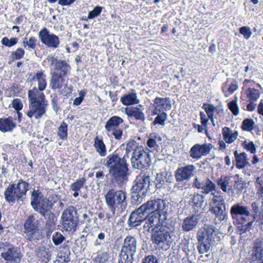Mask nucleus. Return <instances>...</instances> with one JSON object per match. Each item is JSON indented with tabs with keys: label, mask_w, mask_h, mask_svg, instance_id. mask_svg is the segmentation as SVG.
Here are the masks:
<instances>
[{
	"label": "nucleus",
	"mask_w": 263,
	"mask_h": 263,
	"mask_svg": "<svg viewBox=\"0 0 263 263\" xmlns=\"http://www.w3.org/2000/svg\"><path fill=\"white\" fill-rule=\"evenodd\" d=\"M46 77L42 71H39L31 79V85L33 86L28 92L29 108L25 111L30 119L34 117L36 119H39L46 111L47 101L42 92L47 86Z\"/></svg>",
	"instance_id": "f257e3e1"
},
{
	"label": "nucleus",
	"mask_w": 263,
	"mask_h": 263,
	"mask_svg": "<svg viewBox=\"0 0 263 263\" xmlns=\"http://www.w3.org/2000/svg\"><path fill=\"white\" fill-rule=\"evenodd\" d=\"M105 199L114 216H118L125 211L127 205L126 194L123 190L109 189L105 195Z\"/></svg>",
	"instance_id": "f03ea898"
},
{
	"label": "nucleus",
	"mask_w": 263,
	"mask_h": 263,
	"mask_svg": "<svg viewBox=\"0 0 263 263\" xmlns=\"http://www.w3.org/2000/svg\"><path fill=\"white\" fill-rule=\"evenodd\" d=\"M216 228L214 226L206 225L200 228L197 233V249L199 254L208 252L215 241Z\"/></svg>",
	"instance_id": "7ed1b4c3"
},
{
	"label": "nucleus",
	"mask_w": 263,
	"mask_h": 263,
	"mask_svg": "<svg viewBox=\"0 0 263 263\" xmlns=\"http://www.w3.org/2000/svg\"><path fill=\"white\" fill-rule=\"evenodd\" d=\"M29 185L28 183L23 179H20L17 183L9 184L4 192L6 201L11 204L22 201L23 197L29 190Z\"/></svg>",
	"instance_id": "20e7f679"
},
{
	"label": "nucleus",
	"mask_w": 263,
	"mask_h": 263,
	"mask_svg": "<svg viewBox=\"0 0 263 263\" xmlns=\"http://www.w3.org/2000/svg\"><path fill=\"white\" fill-rule=\"evenodd\" d=\"M230 214L233 219H235L238 229L241 234L249 231L253 221H248L243 216H249L250 213L247 206L241 205L239 203L234 204L230 209Z\"/></svg>",
	"instance_id": "39448f33"
},
{
	"label": "nucleus",
	"mask_w": 263,
	"mask_h": 263,
	"mask_svg": "<svg viewBox=\"0 0 263 263\" xmlns=\"http://www.w3.org/2000/svg\"><path fill=\"white\" fill-rule=\"evenodd\" d=\"M131 142V145L135 144V141ZM132 151L130 158L131 164L133 167L139 169H147L152 163L149 152L142 146H136L134 148L131 147Z\"/></svg>",
	"instance_id": "423d86ee"
},
{
	"label": "nucleus",
	"mask_w": 263,
	"mask_h": 263,
	"mask_svg": "<svg viewBox=\"0 0 263 263\" xmlns=\"http://www.w3.org/2000/svg\"><path fill=\"white\" fill-rule=\"evenodd\" d=\"M138 242L134 236L127 235L124 239L118 263H132L137 252Z\"/></svg>",
	"instance_id": "0eeeda50"
},
{
	"label": "nucleus",
	"mask_w": 263,
	"mask_h": 263,
	"mask_svg": "<svg viewBox=\"0 0 263 263\" xmlns=\"http://www.w3.org/2000/svg\"><path fill=\"white\" fill-rule=\"evenodd\" d=\"M31 205L42 216L52 212L53 203L48 198L44 197L39 190L34 189L31 195Z\"/></svg>",
	"instance_id": "6e6552de"
},
{
	"label": "nucleus",
	"mask_w": 263,
	"mask_h": 263,
	"mask_svg": "<svg viewBox=\"0 0 263 263\" xmlns=\"http://www.w3.org/2000/svg\"><path fill=\"white\" fill-rule=\"evenodd\" d=\"M175 178L178 183H175L173 187L170 185L173 182L174 180L173 176L169 173L164 172L161 173H158L156 178V186L158 189L161 187L165 188L168 186L172 192H176L179 190V182L181 181V168L178 167L175 172Z\"/></svg>",
	"instance_id": "1a4fd4ad"
},
{
	"label": "nucleus",
	"mask_w": 263,
	"mask_h": 263,
	"mask_svg": "<svg viewBox=\"0 0 263 263\" xmlns=\"http://www.w3.org/2000/svg\"><path fill=\"white\" fill-rule=\"evenodd\" d=\"M40 221L36 214L30 215L24 224L25 237L30 241H37L40 238Z\"/></svg>",
	"instance_id": "9d476101"
},
{
	"label": "nucleus",
	"mask_w": 263,
	"mask_h": 263,
	"mask_svg": "<svg viewBox=\"0 0 263 263\" xmlns=\"http://www.w3.org/2000/svg\"><path fill=\"white\" fill-rule=\"evenodd\" d=\"M1 256L10 263H20L22 254L17 247L9 242H0Z\"/></svg>",
	"instance_id": "9b49d317"
},
{
	"label": "nucleus",
	"mask_w": 263,
	"mask_h": 263,
	"mask_svg": "<svg viewBox=\"0 0 263 263\" xmlns=\"http://www.w3.org/2000/svg\"><path fill=\"white\" fill-rule=\"evenodd\" d=\"M78 221L77 211L73 206H69L62 214L63 229L66 231H75Z\"/></svg>",
	"instance_id": "f8f14e48"
},
{
	"label": "nucleus",
	"mask_w": 263,
	"mask_h": 263,
	"mask_svg": "<svg viewBox=\"0 0 263 263\" xmlns=\"http://www.w3.org/2000/svg\"><path fill=\"white\" fill-rule=\"evenodd\" d=\"M152 240L159 248L167 250L170 247L172 239L170 233L163 227L155 230L152 235Z\"/></svg>",
	"instance_id": "ddd939ff"
},
{
	"label": "nucleus",
	"mask_w": 263,
	"mask_h": 263,
	"mask_svg": "<svg viewBox=\"0 0 263 263\" xmlns=\"http://www.w3.org/2000/svg\"><path fill=\"white\" fill-rule=\"evenodd\" d=\"M131 150V142L127 144L125 153L122 158H121L116 152L109 155L103 160V164L108 168V172L113 168L117 167L126 162V158H128V154Z\"/></svg>",
	"instance_id": "4468645a"
},
{
	"label": "nucleus",
	"mask_w": 263,
	"mask_h": 263,
	"mask_svg": "<svg viewBox=\"0 0 263 263\" xmlns=\"http://www.w3.org/2000/svg\"><path fill=\"white\" fill-rule=\"evenodd\" d=\"M151 180L149 175L144 173L137 176L135 183L131 189L132 193H139L146 195L151 190Z\"/></svg>",
	"instance_id": "2eb2a0df"
},
{
	"label": "nucleus",
	"mask_w": 263,
	"mask_h": 263,
	"mask_svg": "<svg viewBox=\"0 0 263 263\" xmlns=\"http://www.w3.org/2000/svg\"><path fill=\"white\" fill-rule=\"evenodd\" d=\"M127 164L126 162L109 171V174L112 182H116L119 186H122L127 181Z\"/></svg>",
	"instance_id": "dca6fc26"
},
{
	"label": "nucleus",
	"mask_w": 263,
	"mask_h": 263,
	"mask_svg": "<svg viewBox=\"0 0 263 263\" xmlns=\"http://www.w3.org/2000/svg\"><path fill=\"white\" fill-rule=\"evenodd\" d=\"M209 211L215 215L216 219L220 222L227 219L226 205L222 199H218L217 197H214L212 199Z\"/></svg>",
	"instance_id": "f3484780"
},
{
	"label": "nucleus",
	"mask_w": 263,
	"mask_h": 263,
	"mask_svg": "<svg viewBox=\"0 0 263 263\" xmlns=\"http://www.w3.org/2000/svg\"><path fill=\"white\" fill-rule=\"evenodd\" d=\"M38 35L42 43L47 47L56 49L59 47L60 42L59 37L53 33H50L46 27L39 32Z\"/></svg>",
	"instance_id": "a211bd4d"
},
{
	"label": "nucleus",
	"mask_w": 263,
	"mask_h": 263,
	"mask_svg": "<svg viewBox=\"0 0 263 263\" xmlns=\"http://www.w3.org/2000/svg\"><path fill=\"white\" fill-rule=\"evenodd\" d=\"M160 213H154L150 215H146V218L143 225L144 230L148 232L151 231L154 232L155 230L162 227L163 220L160 219Z\"/></svg>",
	"instance_id": "6ab92c4d"
},
{
	"label": "nucleus",
	"mask_w": 263,
	"mask_h": 263,
	"mask_svg": "<svg viewBox=\"0 0 263 263\" xmlns=\"http://www.w3.org/2000/svg\"><path fill=\"white\" fill-rule=\"evenodd\" d=\"M146 218V214L139 208L130 213L127 221L128 225L131 228H137L144 223Z\"/></svg>",
	"instance_id": "aec40b11"
},
{
	"label": "nucleus",
	"mask_w": 263,
	"mask_h": 263,
	"mask_svg": "<svg viewBox=\"0 0 263 263\" xmlns=\"http://www.w3.org/2000/svg\"><path fill=\"white\" fill-rule=\"evenodd\" d=\"M211 144H195L190 149V156L193 159H199L202 156H206L211 151Z\"/></svg>",
	"instance_id": "412c9836"
},
{
	"label": "nucleus",
	"mask_w": 263,
	"mask_h": 263,
	"mask_svg": "<svg viewBox=\"0 0 263 263\" xmlns=\"http://www.w3.org/2000/svg\"><path fill=\"white\" fill-rule=\"evenodd\" d=\"M202 108L205 111L206 115L203 111L199 113L201 124L205 127H208L209 120L214 121V113L215 107L213 105L204 103L203 104Z\"/></svg>",
	"instance_id": "4be33fe9"
},
{
	"label": "nucleus",
	"mask_w": 263,
	"mask_h": 263,
	"mask_svg": "<svg viewBox=\"0 0 263 263\" xmlns=\"http://www.w3.org/2000/svg\"><path fill=\"white\" fill-rule=\"evenodd\" d=\"M251 263H263V241L256 239L252 249Z\"/></svg>",
	"instance_id": "5701e85b"
},
{
	"label": "nucleus",
	"mask_w": 263,
	"mask_h": 263,
	"mask_svg": "<svg viewBox=\"0 0 263 263\" xmlns=\"http://www.w3.org/2000/svg\"><path fill=\"white\" fill-rule=\"evenodd\" d=\"M154 114L157 111H165L171 108V100L169 98L156 97L154 100Z\"/></svg>",
	"instance_id": "b1692460"
},
{
	"label": "nucleus",
	"mask_w": 263,
	"mask_h": 263,
	"mask_svg": "<svg viewBox=\"0 0 263 263\" xmlns=\"http://www.w3.org/2000/svg\"><path fill=\"white\" fill-rule=\"evenodd\" d=\"M45 219V229L47 231V236L50 235L56 226L57 217L52 212L42 215Z\"/></svg>",
	"instance_id": "393cba45"
},
{
	"label": "nucleus",
	"mask_w": 263,
	"mask_h": 263,
	"mask_svg": "<svg viewBox=\"0 0 263 263\" xmlns=\"http://www.w3.org/2000/svg\"><path fill=\"white\" fill-rule=\"evenodd\" d=\"M51 78L50 80L49 87L52 89H60L63 86L65 81V76L59 74L57 71H53L51 73Z\"/></svg>",
	"instance_id": "a878e982"
},
{
	"label": "nucleus",
	"mask_w": 263,
	"mask_h": 263,
	"mask_svg": "<svg viewBox=\"0 0 263 263\" xmlns=\"http://www.w3.org/2000/svg\"><path fill=\"white\" fill-rule=\"evenodd\" d=\"M16 126L12 117L0 118V130L3 133L11 132Z\"/></svg>",
	"instance_id": "bb28decb"
},
{
	"label": "nucleus",
	"mask_w": 263,
	"mask_h": 263,
	"mask_svg": "<svg viewBox=\"0 0 263 263\" xmlns=\"http://www.w3.org/2000/svg\"><path fill=\"white\" fill-rule=\"evenodd\" d=\"M199 215L193 214L185 218L182 227L184 231H190L193 230L199 221Z\"/></svg>",
	"instance_id": "cd10ccee"
},
{
	"label": "nucleus",
	"mask_w": 263,
	"mask_h": 263,
	"mask_svg": "<svg viewBox=\"0 0 263 263\" xmlns=\"http://www.w3.org/2000/svg\"><path fill=\"white\" fill-rule=\"evenodd\" d=\"M120 101L123 105L126 106L137 104L140 103L137 94L134 90L122 96Z\"/></svg>",
	"instance_id": "c85d7f7f"
},
{
	"label": "nucleus",
	"mask_w": 263,
	"mask_h": 263,
	"mask_svg": "<svg viewBox=\"0 0 263 263\" xmlns=\"http://www.w3.org/2000/svg\"><path fill=\"white\" fill-rule=\"evenodd\" d=\"M123 119L121 117L116 116H112L106 122L105 125V130L107 132H110L111 130H115L116 129L119 128V125L123 123Z\"/></svg>",
	"instance_id": "c756f323"
},
{
	"label": "nucleus",
	"mask_w": 263,
	"mask_h": 263,
	"mask_svg": "<svg viewBox=\"0 0 263 263\" xmlns=\"http://www.w3.org/2000/svg\"><path fill=\"white\" fill-rule=\"evenodd\" d=\"M142 110L138 107H127L125 109V112L128 117H134L136 120L143 122L145 120V116Z\"/></svg>",
	"instance_id": "7c9ffc66"
},
{
	"label": "nucleus",
	"mask_w": 263,
	"mask_h": 263,
	"mask_svg": "<svg viewBox=\"0 0 263 263\" xmlns=\"http://www.w3.org/2000/svg\"><path fill=\"white\" fill-rule=\"evenodd\" d=\"M234 155L236 161L235 166L237 168H243L248 164L247 155L245 152L238 153V151L236 150L234 152Z\"/></svg>",
	"instance_id": "2f4dec72"
},
{
	"label": "nucleus",
	"mask_w": 263,
	"mask_h": 263,
	"mask_svg": "<svg viewBox=\"0 0 263 263\" xmlns=\"http://www.w3.org/2000/svg\"><path fill=\"white\" fill-rule=\"evenodd\" d=\"M229 80L228 79L226 82L223 83L222 86V91L226 97L232 95L238 88V82L235 80H233L232 82L229 85Z\"/></svg>",
	"instance_id": "473e14b6"
},
{
	"label": "nucleus",
	"mask_w": 263,
	"mask_h": 263,
	"mask_svg": "<svg viewBox=\"0 0 263 263\" xmlns=\"http://www.w3.org/2000/svg\"><path fill=\"white\" fill-rule=\"evenodd\" d=\"M247 101H251V102L256 101L260 96V90L254 88L248 87L244 91Z\"/></svg>",
	"instance_id": "72a5a7b5"
},
{
	"label": "nucleus",
	"mask_w": 263,
	"mask_h": 263,
	"mask_svg": "<svg viewBox=\"0 0 263 263\" xmlns=\"http://www.w3.org/2000/svg\"><path fill=\"white\" fill-rule=\"evenodd\" d=\"M86 181V178L85 177H82L76 180L75 182L70 184V188L74 192L73 196L74 198H77L79 196V192H80L81 189L84 187Z\"/></svg>",
	"instance_id": "f704fd0d"
},
{
	"label": "nucleus",
	"mask_w": 263,
	"mask_h": 263,
	"mask_svg": "<svg viewBox=\"0 0 263 263\" xmlns=\"http://www.w3.org/2000/svg\"><path fill=\"white\" fill-rule=\"evenodd\" d=\"M93 146L100 156H106L107 150L102 139H100L98 136L96 137L94 139Z\"/></svg>",
	"instance_id": "c9c22d12"
},
{
	"label": "nucleus",
	"mask_w": 263,
	"mask_h": 263,
	"mask_svg": "<svg viewBox=\"0 0 263 263\" xmlns=\"http://www.w3.org/2000/svg\"><path fill=\"white\" fill-rule=\"evenodd\" d=\"M223 139L227 143H232L237 138L238 132L235 131L234 133H230V129L228 127H224L222 129Z\"/></svg>",
	"instance_id": "e433bc0d"
},
{
	"label": "nucleus",
	"mask_w": 263,
	"mask_h": 263,
	"mask_svg": "<svg viewBox=\"0 0 263 263\" xmlns=\"http://www.w3.org/2000/svg\"><path fill=\"white\" fill-rule=\"evenodd\" d=\"M70 68V65L67 63L65 61L59 60V61L55 63L54 69L57 71H60L59 74L66 76Z\"/></svg>",
	"instance_id": "4c0bfd02"
},
{
	"label": "nucleus",
	"mask_w": 263,
	"mask_h": 263,
	"mask_svg": "<svg viewBox=\"0 0 263 263\" xmlns=\"http://www.w3.org/2000/svg\"><path fill=\"white\" fill-rule=\"evenodd\" d=\"M161 141V137L158 134L153 133L149 135L147 141V145L149 148L157 149L159 147L158 144Z\"/></svg>",
	"instance_id": "58836bf2"
},
{
	"label": "nucleus",
	"mask_w": 263,
	"mask_h": 263,
	"mask_svg": "<svg viewBox=\"0 0 263 263\" xmlns=\"http://www.w3.org/2000/svg\"><path fill=\"white\" fill-rule=\"evenodd\" d=\"M36 255L42 261L47 262L50 259L51 252L48 248L46 249L44 246H41L36 251Z\"/></svg>",
	"instance_id": "ea45409f"
},
{
	"label": "nucleus",
	"mask_w": 263,
	"mask_h": 263,
	"mask_svg": "<svg viewBox=\"0 0 263 263\" xmlns=\"http://www.w3.org/2000/svg\"><path fill=\"white\" fill-rule=\"evenodd\" d=\"M37 44H39L37 40L34 36H30L29 40L26 37L24 38L23 42V46L27 50L30 51L31 50H36Z\"/></svg>",
	"instance_id": "a19ab883"
},
{
	"label": "nucleus",
	"mask_w": 263,
	"mask_h": 263,
	"mask_svg": "<svg viewBox=\"0 0 263 263\" xmlns=\"http://www.w3.org/2000/svg\"><path fill=\"white\" fill-rule=\"evenodd\" d=\"M107 232L106 231L103 232H100L98 234L96 239L94 242V246L98 247L101 246H104L108 242V237L109 235H107Z\"/></svg>",
	"instance_id": "79ce46f5"
},
{
	"label": "nucleus",
	"mask_w": 263,
	"mask_h": 263,
	"mask_svg": "<svg viewBox=\"0 0 263 263\" xmlns=\"http://www.w3.org/2000/svg\"><path fill=\"white\" fill-rule=\"evenodd\" d=\"M195 167L193 164H189L184 167H182V180L189 179L193 176V172Z\"/></svg>",
	"instance_id": "37998d69"
},
{
	"label": "nucleus",
	"mask_w": 263,
	"mask_h": 263,
	"mask_svg": "<svg viewBox=\"0 0 263 263\" xmlns=\"http://www.w3.org/2000/svg\"><path fill=\"white\" fill-rule=\"evenodd\" d=\"M157 114H154V110H153L152 115H157L155 118L153 123L154 125L159 124L164 125L165 124V121L167 119V114L164 111H157Z\"/></svg>",
	"instance_id": "c03bdc74"
},
{
	"label": "nucleus",
	"mask_w": 263,
	"mask_h": 263,
	"mask_svg": "<svg viewBox=\"0 0 263 263\" xmlns=\"http://www.w3.org/2000/svg\"><path fill=\"white\" fill-rule=\"evenodd\" d=\"M57 135L62 140H66L68 137V125L65 121H62L58 127Z\"/></svg>",
	"instance_id": "a18cd8bd"
},
{
	"label": "nucleus",
	"mask_w": 263,
	"mask_h": 263,
	"mask_svg": "<svg viewBox=\"0 0 263 263\" xmlns=\"http://www.w3.org/2000/svg\"><path fill=\"white\" fill-rule=\"evenodd\" d=\"M255 122L251 118H246L242 122L241 128L243 131L251 132L254 128Z\"/></svg>",
	"instance_id": "49530a36"
},
{
	"label": "nucleus",
	"mask_w": 263,
	"mask_h": 263,
	"mask_svg": "<svg viewBox=\"0 0 263 263\" xmlns=\"http://www.w3.org/2000/svg\"><path fill=\"white\" fill-rule=\"evenodd\" d=\"M255 185L256 193L258 197L262 199L263 205V176L256 178L255 182Z\"/></svg>",
	"instance_id": "de8ad7c7"
},
{
	"label": "nucleus",
	"mask_w": 263,
	"mask_h": 263,
	"mask_svg": "<svg viewBox=\"0 0 263 263\" xmlns=\"http://www.w3.org/2000/svg\"><path fill=\"white\" fill-rule=\"evenodd\" d=\"M203 201V196L199 194L194 195L190 201V204L193 206L201 207Z\"/></svg>",
	"instance_id": "09e8293b"
},
{
	"label": "nucleus",
	"mask_w": 263,
	"mask_h": 263,
	"mask_svg": "<svg viewBox=\"0 0 263 263\" xmlns=\"http://www.w3.org/2000/svg\"><path fill=\"white\" fill-rule=\"evenodd\" d=\"M131 202L134 205L140 204L143 200L145 195L139 193H132Z\"/></svg>",
	"instance_id": "8fccbe9b"
},
{
	"label": "nucleus",
	"mask_w": 263,
	"mask_h": 263,
	"mask_svg": "<svg viewBox=\"0 0 263 263\" xmlns=\"http://www.w3.org/2000/svg\"><path fill=\"white\" fill-rule=\"evenodd\" d=\"M18 41V39L17 37L9 39L7 37H4L2 39L1 43L6 47H11L15 45L17 43Z\"/></svg>",
	"instance_id": "3c124183"
},
{
	"label": "nucleus",
	"mask_w": 263,
	"mask_h": 263,
	"mask_svg": "<svg viewBox=\"0 0 263 263\" xmlns=\"http://www.w3.org/2000/svg\"><path fill=\"white\" fill-rule=\"evenodd\" d=\"M52 240L55 246H59L65 240V237L60 232H55L52 235Z\"/></svg>",
	"instance_id": "603ef678"
},
{
	"label": "nucleus",
	"mask_w": 263,
	"mask_h": 263,
	"mask_svg": "<svg viewBox=\"0 0 263 263\" xmlns=\"http://www.w3.org/2000/svg\"><path fill=\"white\" fill-rule=\"evenodd\" d=\"M242 146L247 151L251 154H255L256 152V147L255 144L252 141L248 142L246 140L242 142Z\"/></svg>",
	"instance_id": "864d4df0"
},
{
	"label": "nucleus",
	"mask_w": 263,
	"mask_h": 263,
	"mask_svg": "<svg viewBox=\"0 0 263 263\" xmlns=\"http://www.w3.org/2000/svg\"><path fill=\"white\" fill-rule=\"evenodd\" d=\"M217 183L223 192H227V186L229 185V179L227 176H221L220 179L217 180Z\"/></svg>",
	"instance_id": "5fc2aeb1"
},
{
	"label": "nucleus",
	"mask_w": 263,
	"mask_h": 263,
	"mask_svg": "<svg viewBox=\"0 0 263 263\" xmlns=\"http://www.w3.org/2000/svg\"><path fill=\"white\" fill-rule=\"evenodd\" d=\"M25 50L22 48H18L11 52V58L12 61L20 60L23 58Z\"/></svg>",
	"instance_id": "6e6d98bb"
},
{
	"label": "nucleus",
	"mask_w": 263,
	"mask_h": 263,
	"mask_svg": "<svg viewBox=\"0 0 263 263\" xmlns=\"http://www.w3.org/2000/svg\"><path fill=\"white\" fill-rule=\"evenodd\" d=\"M51 102L52 106V108L55 112H58L60 109L59 101V97L55 93H53L50 95Z\"/></svg>",
	"instance_id": "4d7b16f0"
},
{
	"label": "nucleus",
	"mask_w": 263,
	"mask_h": 263,
	"mask_svg": "<svg viewBox=\"0 0 263 263\" xmlns=\"http://www.w3.org/2000/svg\"><path fill=\"white\" fill-rule=\"evenodd\" d=\"M215 184L210 179H208L203 186V193L208 194L215 190Z\"/></svg>",
	"instance_id": "13d9d810"
},
{
	"label": "nucleus",
	"mask_w": 263,
	"mask_h": 263,
	"mask_svg": "<svg viewBox=\"0 0 263 263\" xmlns=\"http://www.w3.org/2000/svg\"><path fill=\"white\" fill-rule=\"evenodd\" d=\"M246 187V183L242 178H238L235 181L234 189L237 192H242L243 190Z\"/></svg>",
	"instance_id": "bf43d9fd"
},
{
	"label": "nucleus",
	"mask_w": 263,
	"mask_h": 263,
	"mask_svg": "<svg viewBox=\"0 0 263 263\" xmlns=\"http://www.w3.org/2000/svg\"><path fill=\"white\" fill-rule=\"evenodd\" d=\"M152 200L147 201L144 204L141 205L139 208L142 210L146 215H150L153 212V205Z\"/></svg>",
	"instance_id": "052dcab7"
},
{
	"label": "nucleus",
	"mask_w": 263,
	"mask_h": 263,
	"mask_svg": "<svg viewBox=\"0 0 263 263\" xmlns=\"http://www.w3.org/2000/svg\"><path fill=\"white\" fill-rule=\"evenodd\" d=\"M229 109L232 112L233 115L237 116L239 114V110L236 100H232L228 104Z\"/></svg>",
	"instance_id": "680f3d73"
},
{
	"label": "nucleus",
	"mask_w": 263,
	"mask_h": 263,
	"mask_svg": "<svg viewBox=\"0 0 263 263\" xmlns=\"http://www.w3.org/2000/svg\"><path fill=\"white\" fill-rule=\"evenodd\" d=\"M102 9L103 8L101 6L95 7L92 11L89 12L88 19H92L99 16L101 13Z\"/></svg>",
	"instance_id": "e2e57ef3"
},
{
	"label": "nucleus",
	"mask_w": 263,
	"mask_h": 263,
	"mask_svg": "<svg viewBox=\"0 0 263 263\" xmlns=\"http://www.w3.org/2000/svg\"><path fill=\"white\" fill-rule=\"evenodd\" d=\"M239 33L243 35L246 39H249L251 35L252 31L249 27L243 26L239 28Z\"/></svg>",
	"instance_id": "0e129e2a"
},
{
	"label": "nucleus",
	"mask_w": 263,
	"mask_h": 263,
	"mask_svg": "<svg viewBox=\"0 0 263 263\" xmlns=\"http://www.w3.org/2000/svg\"><path fill=\"white\" fill-rule=\"evenodd\" d=\"M11 104L12 107L16 111H20L23 108V104L20 99L16 98L13 99Z\"/></svg>",
	"instance_id": "69168bd1"
},
{
	"label": "nucleus",
	"mask_w": 263,
	"mask_h": 263,
	"mask_svg": "<svg viewBox=\"0 0 263 263\" xmlns=\"http://www.w3.org/2000/svg\"><path fill=\"white\" fill-rule=\"evenodd\" d=\"M157 200L158 212L159 213L161 212L162 214L165 213V209L166 205L165 201L161 199H157Z\"/></svg>",
	"instance_id": "338daca9"
},
{
	"label": "nucleus",
	"mask_w": 263,
	"mask_h": 263,
	"mask_svg": "<svg viewBox=\"0 0 263 263\" xmlns=\"http://www.w3.org/2000/svg\"><path fill=\"white\" fill-rule=\"evenodd\" d=\"M142 263H159V261L156 256L151 255L145 256Z\"/></svg>",
	"instance_id": "774afa93"
}]
</instances>
